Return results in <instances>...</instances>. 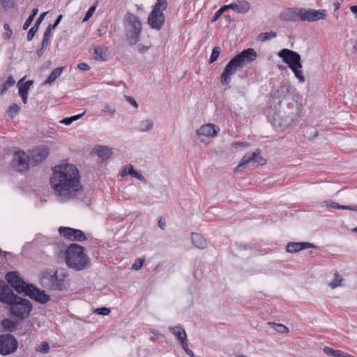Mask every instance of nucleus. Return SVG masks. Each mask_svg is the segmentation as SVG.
Wrapping results in <instances>:
<instances>
[{
	"mask_svg": "<svg viewBox=\"0 0 357 357\" xmlns=\"http://www.w3.org/2000/svg\"><path fill=\"white\" fill-rule=\"evenodd\" d=\"M50 182L61 201L74 197L76 192L82 190L79 170L73 164H62L54 167Z\"/></svg>",
	"mask_w": 357,
	"mask_h": 357,
	"instance_id": "nucleus-1",
	"label": "nucleus"
},
{
	"mask_svg": "<svg viewBox=\"0 0 357 357\" xmlns=\"http://www.w3.org/2000/svg\"><path fill=\"white\" fill-rule=\"evenodd\" d=\"M0 302L8 305L9 315L22 321L28 318L33 309L31 303L17 294L4 282H0Z\"/></svg>",
	"mask_w": 357,
	"mask_h": 357,
	"instance_id": "nucleus-2",
	"label": "nucleus"
},
{
	"mask_svg": "<svg viewBox=\"0 0 357 357\" xmlns=\"http://www.w3.org/2000/svg\"><path fill=\"white\" fill-rule=\"evenodd\" d=\"M6 279L17 293L23 294L41 304L47 303L50 299V296L46 294L44 290L24 282L17 271L8 272Z\"/></svg>",
	"mask_w": 357,
	"mask_h": 357,
	"instance_id": "nucleus-3",
	"label": "nucleus"
},
{
	"mask_svg": "<svg viewBox=\"0 0 357 357\" xmlns=\"http://www.w3.org/2000/svg\"><path fill=\"white\" fill-rule=\"evenodd\" d=\"M257 56V52L253 48H248L233 57L226 65L220 76L222 85H229L231 80V76L238 69H242L245 65L253 62Z\"/></svg>",
	"mask_w": 357,
	"mask_h": 357,
	"instance_id": "nucleus-4",
	"label": "nucleus"
},
{
	"mask_svg": "<svg viewBox=\"0 0 357 357\" xmlns=\"http://www.w3.org/2000/svg\"><path fill=\"white\" fill-rule=\"evenodd\" d=\"M68 274L64 271L47 269L41 273V285L49 290L66 291L68 289Z\"/></svg>",
	"mask_w": 357,
	"mask_h": 357,
	"instance_id": "nucleus-5",
	"label": "nucleus"
},
{
	"mask_svg": "<svg viewBox=\"0 0 357 357\" xmlns=\"http://www.w3.org/2000/svg\"><path fill=\"white\" fill-rule=\"evenodd\" d=\"M66 265L75 271H82L90 266L91 259L84 252V248L77 244L72 243L65 252Z\"/></svg>",
	"mask_w": 357,
	"mask_h": 357,
	"instance_id": "nucleus-6",
	"label": "nucleus"
},
{
	"mask_svg": "<svg viewBox=\"0 0 357 357\" xmlns=\"http://www.w3.org/2000/svg\"><path fill=\"white\" fill-rule=\"evenodd\" d=\"M278 56L282 59L284 63L287 64L301 83L305 82V78L301 70L303 68L301 58L298 52L284 48L278 52Z\"/></svg>",
	"mask_w": 357,
	"mask_h": 357,
	"instance_id": "nucleus-7",
	"label": "nucleus"
},
{
	"mask_svg": "<svg viewBox=\"0 0 357 357\" xmlns=\"http://www.w3.org/2000/svg\"><path fill=\"white\" fill-rule=\"evenodd\" d=\"M123 26L128 44L136 45L142 33V23L139 18L135 14L128 12L123 18Z\"/></svg>",
	"mask_w": 357,
	"mask_h": 357,
	"instance_id": "nucleus-8",
	"label": "nucleus"
},
{
	"mask_svg": "<svg viewBox=\"0 0 357 357\" xmlns=\"http://www.w3.org/2000/svg\"><path fill=\"white\" fill-rule=\"evenodd\" d=\"M167 8V0H157L148 17V24L153 29L160 30L165 23L163 10Z\"/></svg>",
	"mask_w": 357,
	"mask_h": 357,
	"instance_id": "nucleus-9",
	"label": "nucleus"
},
{
	"mask_svg": "<svg viewBox=\"0 0 357 357\" xmlns=\"http://www.w3.org/2000/svg\"><path fill=\"white\" fill-rule=\"evenodd\" d=\"M30 157L24 151L15 152L11 162L13 169L18 172H24L29 169Z\"/></svg>",
	"mask_w": 357,
	"mask_h": 357,
	"instance_id": "nucleus-10",
	"label": "nucleus"
},
{
	"mask_svg": "<svg viewBox=\"0 0 357 357\" xmlns=\"http://www.w3.org/2000/svg\"><path fill=\"white\" fill-rule=\"evenodd\" d=\"M298 11L299 21L301 22H316L319 20H324L327 16L326 10L300 8Z\"/></svg>",
	"mask_w": 357,
	"mask_h": 357,
	"instance_id": "nucleus-11",
	"label": "nucleus"
},
{
	"mask_svg": "<svg viewBox=\"0 0 357 357\" xmlns=\"http://www.w3.org/2000/svg\"><path fill=\"white\" fill-rule=\"evenodd\" d=\"M18 347L17 340L13 335H0V354L6 356L14 353Z\"/></svg>",
	"mask_w": 357,
	"mask_h": 357,
	"instance_id": "nucleus-12",
	"label": "nucleus"
},
{
	"mask_svg": "<svg viewBox=\"0 0 357 357\" xmlns=\"http://www.w3.org/2000/svg\"><path fill=\"white\" fill-rule=\"evenodd\" d=\"M59 232L61 236L72 241H84L87 239L85 234L77 229L60 227Z\"/></svg>",
	"mask_w": 357,
	"mask_h": 357,
	"instance_id": "nucleus-13",
	"label": "nucleus"
},
{
	"mask_svg": "<svg viewBox=\"0 0 357 357\" xmlns=\"http://www.w3.org/2000/svg\"><path fill=\"white\" fill-rule=\"evenodd\" d=\"M260 153L261 151L258 149L251 155L248 153L245 154L239 162L238 166L234 169V172H238L241 171V168L244 167L245 165L250 162H257L260 165H264L266 163V160L260 156Z\"/></svg>",
	"mask_w": 357,
	"mask_h": 357,
	"instance_id": "nucleus-14",
	"label": "nucleus"
},
{
	"mask_svg": "<svg viewBox=\"0 0 357 357\" xmlns=\"http://www.w3.org/2000/svg\"><path fill=\"white\" fill-rule=\"evenodd\" d=\"M50 153L47 147H38L30 151V162L31 166H36L44 161Z\"/></svg>",
	"mask_w": 357,
	"mask_h": 357,
	"instance_id": "nucleus-15",
	"label": "nucleus"
},
{
	"mask_svg": "<svg viewBox=\"0 0 357 357\" xmlns=\"http://www.w3.org/2000/svg\"><path fill=\"white\" fill-rule=\"evenodd\" d=\"M220 128L214 124L208 123L202 126L196 130V135L198 137L204 136L206 137H213L218 135Z\"/></svg>",
	"mask_w": 357,
	"mask_h": 357,
	"instance_id": "nucleus-16",
	"label": "nucleus"
},
{
	"mask_svg": "<svg viewBox=\"0 0 357 357\" xmlns=\"http://www.w3.org/2000/svg\"><path fill=\"white\" fill-rule=\"evenodd\" d=\"M300 8H288L280 12L279 17L281 20L284 22H296L299 21V10Z\"/></svg>",
	"mask_w": 357,
	"mask_h": 357,
	"instance_id": "nucleus-17",
	"label": "nucleus"
},
{
	"mask_svg": "<svg viewBox=\"0 0 357 357\" xmlns=\"http://www.w3.org/2000/svg\"><path fill=\"white\" fill-rule=\"evenodd\" d=\"M315 245L307 242L294 243L290 242L287 244L286 250L288 252L294 253L307 248H314Z\"/></svg>",
	"mask_w": 357,
	"mask_h": 357,
	"instance_id": "nucleus-18",
	"label": "nucleus"
},
{
	"mask_svg": "<svg viewBox=\"0 0 357 357\" xmlns=\"http://www.w3.org/2000/svg\"><path fill=\"white\" fill-rule=\"evenodd\" d=\"M230 9L238 13H247L250 9V5L246 0L238 1L236 3L229 4Z\"/></svg>",
	"mask_w": 357,
	"mask_h": 357,
	"instance_id": "nucleus-19",
	"label": "nucleus"
},
{
	"mask_svg": "<svg viewBox=\"0 0 357 357\" xmlns=\"http://www.w3.org/2000/svg\"><path fill=\"white\" fill-rule=\"evenodd\" d=\"M108 47L105 46H96L93 48V59L98 61H106L108 58Z\"/></svg>",
	"mask_w": 357,
	"mask_h": 357,
	"instance_id": "nucleus-20",
	"label": "nucleus"
},
{
	"mask_svg": "<svg viewBox=\"0 0 357 357\" xmlns=\"http://www.w3.org/2000/svg\"><path fill=\"white\" fill-rule=\"evenodd\" d=\"M24 78H22L18 82L19 86V94L21 96L22 101L24 104L27 102L28 100V91L29 90L30 86L33 84V82L32 80L26 81L23 85L20 86V82H22Z\"/></svg>",
	"mask_w": 357,
	"mask_h": 357,
	"instance_id": "nucleus-21",
	"label": "nucleus"
},
{
	"mask_svg": "<svg viewBox=\"0 0 357 357\" xmlns=\"http://www.w3.org/2000/svg\"><path fill=\"white\" fill-rule=\"evenodd\" d=\"M169 331L176 337L180 343L187 340V334L183 328L180 326L169 327Z\"/></svg>",
	"mask_w": 357,
	"mask_h": 357,
	"instance_id": "nucleus-22",
	"label": "nucleus"
},
{
	"mask_svg": "<svg viewBox=\"0 0 357 357\" xmlns=\"http://www.w3.org/2000/svg\"><path fill=\"white\" fill-rule=\"evenodd\" d=\"M290 86L287 84H282L273 92V96L276 98H284L289 93Z\"/></svg>",
	"mask_w": 357,
	"mask_h": 357,
	"instance_id": "nucleus-23",
	"label": "nucleus"
},
{
	"mask_svg": "<svg viewBox=\"0 0 357 357\" xmlns=\"http://www.w3.org/2000/svg\"><path fill=\"white\" fill-rule=\"evenodd\" d=\"M192 242L197 248L204 249L206 247L205 238L199 234H192Z\"/></svg>",
	"mask_w": 357,
	"mask_h": 357,
	"instance_id": "nucleus-24",
	"label": "nucleus"
},
{
	"mask_svg": "<svg viewBox=\"0 0 357 357\" xmlns=\"http://www.w3.org/2000/svg\"><path fill=\"white\" fill-rule=\"evenodd\" d=\"M96 153L102 161L107 160L112 154V151L107 146H98Z\"/></svg>",
	"mask_w": 357,
	"mask_h": 357,
	"instance_id": "nucleus-25",
	"label": "nucleus"
},
{
	"mask_svg": "<svg viewBox=\"0 0 357 357\" xmlns=\"http://www.w3.org/2000/svg\"><path fill=\"white\" fill-rule=\"evenodd\" d=\"M65 67H58L52 70L51 74L44 82V84H52L59 77H60Z\"/></svg>",
	"mask_w": 357,
	"mask_h": 357,
	"instance_id": "nucleus-26",
	"label": "nucleus"
},
{
	"mask_svg": "<svg viewBox=\"0 0 357 357\" xmlns=\"http://www.w3.org/2000/svg\"><path fill=\"white\" fill-rule=\"evenodd\" d=\"M324 351L326 355L331 356L333 357H354L340 350H334L328 347H325L324 348Z\"/></svg>",
	"mask_w": 357,
	"mask_h": 357,
	"instance_id": "nucleus-27",
	"label": "nucleus"
},
{
	"mask_svg": "<svg viewBox=\"0 0 357 357\" xmlns=\"http://www.w3.org/2000/svg\"><path fill=\"white\" fill-rule=\"evenodd\" d=\"M1 326L4 331L8 332H14L17 329V324L8 318L1 321Z\"/></svg>",
	"mask_w": 357,
	"mask_h": 357,
	"instance_id": "nucleus-28",
	"label": "nucleus"
},
{
	"mask_svg": "<svg viewBox=\"0 0 357 357\" xmlns=\"http://www.w3.org/2000/svg\"><path fill=\"white\" fill-rule=\"evenodd\" d=\"M153 128V122L151 119L141 121L139 123L137 130L139 132H149Z\"/></svg>",
	"mask_w": 357,
	"mask_h": 357,
	"instance_id": "nucleus-29",
	"label": "nucleus"
},
{
	"mask_svg": "<svg viewBox=\"0 0 357 357\" xmlns=\"http://www.w3.org/2000/svg\"><path fill=\"white\" fill-rule=\"evenodd\" d=\"M327 206L335 209H344L357 211V205H340L336 202H331Z\"/></svg>",
	"mask_w": 357,
	"mask_h": 357,
	"instance_id": "nucleus-30",
	"label": "nucleus"
},
{
	"mask_svg": "<svg viewBox=\"0 0 357 357\" xmlns=\"http://www.w3.org/2000/svg\"><path fill=\"white\" fill-rule=\"evenodd\" d=\"M277 36V33L273 31L269 32H262L259 33L257 37V40L259 42H264L266 40H271Z\"/></svg>",
	"mask_w": 357,
	"mask_h": 357,
	"instance_id": "nucleus-31",
	"label": "nucleus"
},
{
	"mask_svg": "<svg viewBox=\"0 0 357 357\" xmlns=\"http://www.w3.org/2000/svg\"><path fill=\"white\" fill-rule=\"evenodd\" d=\"M127 170V174H130V176L137 178L141 181H146V178H144V176L139 174L137 170H135L132 165H130L129 167H126L125 171L126 172Z\"/></svg>",
	"mask_w": 357,
	"mask_h": 357,
	"instance_id": "nucleus-32",
	"label": "nucleus"
},
{
	"mask_svg": "<svg viewBox=\"0 0 357 357\" xmlns=\"http://www.w3.org/2000/svg\"><path fill=\"white\" fill-rule=\"evenodd\" d=\"M38 8H33L32 10H31V14L29 15V16L28 17V18L26 19V22H24V24H23V29L24 30H26L29 26L31 25V24L32 23L34 17H36V15L38 14Z\"/></svg>",
	"mask_w": 357,
	"mask_h": 357,
	"instance_id": "nucleus-33",
	"label": "nucleus"
},
{
	"mask_svg": "<svg viewBox=\"0 0 357 357\" xmlns=\"http://www.w3.org/2000/svg\"><path fill=\"white\" fill-rule=\"evenodd\" d=\"M20 110V106L17 104H13L9 107L6 113L10 118H14L19 113Z\"/></svg>",
	"mask_w": 357,
	"mask_h": 357,
	"instance_id": "nucleus-34",
	"label": "nucleus"
},
{
	"mask_svg": "<svg viewBox=\"0 0 357 357\" xmlns=\"http://www.w3.org/2000/svg\"><path fill=\"white\" fill-rule=\"evenodd\" d=\"M15 83V81L13 76H9L7 81L2 85V89L1 90V94H3L8 88L13 86Z\"/></svg>",
	"mask_w": 357,
	"mask_h": 357,
	"instance_id": "nucleus-35",
	"label": "nucleus"
},
{
	"mask_svg": "<svg viewBox=\"0 0 357 357\" xmlns=\"http://www.w3.org/2000/svg\"><path fill=\"white\" fill-rule=\"evenodd\" d=\"M343 281L342 278H341V276L337 274V273H335V276H334V278L333 279V280L329 283V286L333 288V289H335L339 286H341L342 285V282Z\"/></svg>",
	"mask_w": 357,
	"mask_h": 357,
	"instance_id": "nucleus-36",
	"label": "nucleus"
},
{
	"mask_svg": "<svg viewBox=\"0 0 357 357\" xmlns=\"http://www.w3.org/2000/svg\"><path fill=\"white\" fill-rule=\"evenodd\" d=\"M269 325H272L273 326V328L280 333H287L289 332V329L287 326L282 324H275V323H268Z\"/></svg>",
	"mask_w": 357,
	"mask_h": 357,
	"instance_id": "nucleus-37",
	"label": "nucleus"
},
{
	"mask_svg": "<svg viewBox=\"0 0 357 357\" xmlns=\"http://www.w3.org/2000/svg\"><path fill=\"white\" fill-rule=\"evenodd\" d=\"M228 9H230L229 7V5H225L223 6L222 7H221L213 15L212 20H211V22H215V21H217L220 17V16L224 14V12L226 11Z\"/></svg>",
	"mask_w": 357,
	"mask_h": 357,
	"instance_id": "nucleus-38",
	"label": "nucleus"
},
{
	"mask_svg": "<svg viewBox=\"0 0 357 357\" xmlns=\"http://www.w3.org/2000/svg\"><path fill=\"white\" fill-rule=\"evenodd\" d=\"M220 52H221L220 47L216 46V47H213V49L212 50V53L211 54V57H210V61H209L210 63H212L217 60V59L218 58V56L220 54Z\"/></svg>",
	"mask_w": 357,
	"mask_h": 357,
	"instance_id": "nucleus-39",
	"label": "nucleus"
},
{
	"mask_svg": "<svg viewBox=\"0 0 357 357\" xmlns=\"http://www.w3.org/2000/svg\"><path fill=\"white\" fill-rule=\"evenodd\" d=\"M181 345L183 348V349L185 351V353L190 357H195L194 352L188 348V340L183 341V342L181 343Z\"/></svg>",
	"mask_w": 357,
	"mask_h": 357,
	"instance_id": "nucleus-40",
	"label": "nucleus"
},
{
	"mask_svg": "<svg viewBox=\"0 0 357 357\" xmlns=\"http://www.w3.org/2000/svg\"><path fill=\"white\" fill-rule=\"evenodd\" d=\"M102 111L105 113L113 115L116 112V109L114 106H112L109 103H105L103 105Z\"/></svg>",
	"mask_w": 357,
	"mask_h": 357,
	"instance_id": "nucleus-41",
	"label": "nucleus"
},
{
	"mask_svg": "<svg viewBox=\"0 0 357 357\" xmlns=\"http://www.w3.org/2000/svg\"><path fill=\"white\" fill-rule=\"evenodd\" d=\"M38 28L34 25L29 29V31H28V33H27V40L28 41H31L33 39L35 34L38 31Z\"/></svg>",
	"mask_w": 357,
	"mask_h": 357,
	"instance_id": "nucleus-42",
	"label": "nucleus"
},
{
	"mask_svg": "<svg viewBox=\"0 0 357 357\" xmlns=\"http://www.w3.org/2000/svg\"><path fill=\"white\" fill-rule=\"evenodd\" d=\"M143 263H144V259H142L141 258H138L136 259L135 263L132 265V268L135 271H138L142 267Z\"/></svg>",
	"mask_w": 357,
	"mask_h": 357,
	"instance_id": "nucleus-43",
	"label": "nucleus"
},
{
	"mask_svg": "<svg viewBox=\"0 0 357 357\" xmlns=\"http://www.w3.org/2000/svg\"><path fill=\"white\" fill-rule=\"evenodd\" d=\"M294 119L292 117H287L285 119H282V121L280 122V126L282 128H286L289 126L293 122Z\"/></svg>",
	"mask_w": 357,
	"mask_h": 357,
	"instance_id": "nucleus-44",
	"label": "nucleus"
},
{
	"mask_svg": "<svg viewBox=\"0 0 357 357\" xmlns=\"http://www.w3.org/2000/svg\"><path fill=\"white\" fill-rule=\"evenodd\" d=\"M95 312L98 314L107 315V314H109L110 310H109V308H107V307H99V308H96L95 310Z\"/></svg>",
	"mask_w": 357,
	"mask_h": 357,
	"instance_id": "nucleus-45",
	"label": "nucleus"
},
{
	"mask_svg": "<svg viewBox=\"0 0 357 357\" xmlns=\"http://www.w3.org/2000/svg\"><path fill=\"white\" fill-rule=\"evenodd\" d=\"M96 5L91 6L89 10L88 11L86 12L85 16H84V18L83 20L84 22H86L87 20H89V18L91 17V15H93V13L95 12V10H96Z\"/></svg>",
	"mask_w": 357,
	"mask_h": 357,
	"instance_id": "nucleus-46",
	"label": "nucleus"
},
{
	"mask_svg": "<svg viewBox=\"0 0 357 357\" xmlns=\"http://www.w3.org/2000/svg\"><path fill=\"white\" fill-rule=\"evenodd\" d=\"M50 351L49 344L47 342H43L41 343L40 351L44 354L48 353Z\"/></svg>",
	"mask_w": 357,
	"mask_h": 357,
	"instance_id": "nucleus-47",
	"label": "nucleus"
},
{
	"mask_svg": "<svg viewBox=\"0 0 357 357\" xmlns=\"http://www.w3.org/2000/svg\"><path fill=\"white\" fill-rule=\"evenodd\" d=\"M124 98L127 100V102H128L133 107H135V108L138 107L137 102H136V100L132 97H131L130 96H125Z\"/></svg>",
	"mask_w": 357,
	"mask_h": 357,
	"instance_id": "nucleus-48",
	"label": "nucleus"
},
{
	"mask_svg": "<svg viewBox=\"0 0 357 357\" xmlns=\"http://www.w3.org/2000/svg\"><path fill=\"white\" fill-rule=\"evenodd\" d=\"M233 147H237V146H241V147H248L250 146V144L246 142H236L232 143Z\"/></svg>",
	"mask_w": 357,
	"mask_h": 357,
	"instance_id": "nucleus-49",
	"label": "nucleus"
},
{
	"mask_svg": "<svg viewBox=\"0 0 357 357\" xmlns=\"http://www.w3.org/2000/svg\"><path fill=\"white\" fill-rule=\"evenodd\" d=\"M77 68H79L81 70H89L90 69V66L86 63H79L77 65Z\"/></svg>",
	"mask_w": 357,
	"mask_h": 357,
	"instance_id": "nucleus-50",
	"label": "nucleus"
},
{
	"mask_svg": "<svg viewBox=\"0 0 357 357\" xmlns=\"http://www.w3.org/2000/svg\"><path fill=\"white\" fill-rule=\"evenodd\" d=\"M62 17H63L62 15H59V17L55 20L54 24H50L49 26L51 27L52 29H54L59 25V24L60 23Z\"/></svg>",
	"mask_w": 357,
	"mask_h": 357,
	"instance_id": "nucleus-51",
	"label": "nucleus"
},
{
	"mask_svg": "<svg viewBox=\"0 0 357 357\" xmlns=\"http://www.w3.org/2000/svg\"><path fill=\"white\" fill-rule=\"evenodd\" d=\"M158 225L160 229H165V226H166V222H165V219H163L162 218H160V219L158 220Z\"/></svg>",
	"mask_w": 357,
	"mask_h": 357,
	"instance_id": "nucleus-52",
	"label": "nucleus"
},
{
	"mask_svg": "<svg viewBox=\"0 0 357 357\" xmlns=\"http://www.w3.org/2000/svg\"><path fill=\"white\" fill-rule=\"evenodd\" d=\"M46 13H43L40 17L38 18L36 22L35 23L34 26H36L38 28L39 27L40 23L42 22V21L43 20V18L45 15Z\"/></svg>",
	"mask_w": 357,
	"mask_h": 357,
	"instance_id": "nucleus-53",
	"label": "nucleus"
},
{
	"mask_svg": "<svg viewBox=\"0 0 357 357\" xmlns=\"http://www.w3.org/2000/svg\"><path fill=\"white\" fill-rule=\"evenodd\" d=\"M52 30V29L48 26V27L47 28V29L45 30V31L44 33L43 38L50 39V38L51 36V31Z\"/></svg>",
	"mask_w": 357,
	"mask_h": 357,
	"instance_id": "nucleus-54",
	"label": "nucleus"
},
{
	"mask_svg": "<svg viewBox=\"0 0 357 357\" xmlns=\"http://www.w3.org/2000/svg\"><path fill=\"white\" fill-rule=\"evenodd\" d=\"M149 47L145 45H139L138 46V52L139 53H144L148 51Z\"/></svg>",
	"mask_w": 357,
	"mask_h": 357,
	"instance_id": "nucleus-55",
	"label": "nucleus"
},
{
	"mask_svg": "<svg viewBox=\"0 0 357 357\" xmlns=\"http://www.w3.org/2000/svg\"><path fill=\"white\" fill-rule=\"evenodd\" d=\"M61 123H63V124H65V125H66V126H68V125H70V124H71V123H72V120L70 119V117H67V118L63 119L61 121Z\"/></svg>",
	"mask_w": 357,
	"mask_h": 357,
	"instance_id": "nucleus-56",
	"label": "nucleus"
},
{
	"mask_svg": "<svg viewBox=\"0 0 357 357\" xmlns=\"http://www.w3.org/2000/svg\"><path fill=\"white\" fill-rule=\"evenodd\" d=\"M49 40H50V39L43 38V40H42V46L41 47L43 48H46L49 45Z\"/></svg>",
	"mask_w": 357,
	"mask_h": 357,
	"instance_id": "nucleus-57",
	"label": "nucleus"
},
{
	"mask_svg": "<svg viewBox=\"0 0 357 357\" xmlns=\"http://www.w3.org/2000/svg\"><path fill=\"white\" fill-rule=\"evenodd\" d=\"M84 113H82L81 114H77V115H75V116H70V119L72 120V123L75 121H77L79 119L81 118V116L84 114Z\"/></svg>",
	"mask_w": 357,
	"mask_h": 357,
	"instance_id": "nucleus-58",
	"label": "nucleus"
},
{
	"mask_svg": "<svg viewBox=\"0 0 357 357\" xmlns=\"http://www.w3.org/2000/svg\"><path fill=\"white\" fill-rule=\"evenodd\" d=\"M45 48H43V47H41V48H40V49H39V50H37L36 53H37V55H38V57H41V56L43 55V54H44V52H45Z\"/></svg>",
	"mask_w": 357,
	"mask_h": 357,
	"instance_id": "nucleus-59",
	"label": "nucleus"
},
{
	"mask_svg": "<svg viewBox=\"0 0 357 357\" xmlns=\"http://www.w3.org/2000/svg\"><path fill=\"white\" fill-rule=\"evenodd\" d=\"M334 10L335 12L337 11L340 9V3L338 1H335L333 3Z\"/></svg>",
	"mask_w": 357,
	"mask_h": 357,
	"instance_id": "nucleus-60",
	"label": "nucleus"
},
{
	"mask_svg": "<svg viewBox=\"0 0 357 357\" xmlns=\"http://www.w3.org/2000/svg\"><path fill=\"white\" fill-rule=\"evenodd\" d=\"M350 10L353 13L356 14L357 16V5L351 6L350 7Z\"/></svg>",
	"mask_w": 357,
	"mask_h": 357,
	"instance_id": "nucleus-61",
	"label": "nucleus"
},
{
	"mask_svg": "<svg viewBox=\"0 0 357 357\" xmlns=\"http://www.w3.org/2000/svg\"><path fill=\"white\" fill-rule=\"evenodd\" d=\"M225 18L226 19V20L229 22H231L233 21V20L231 19V16L229 15H225Z\"/></svg>",
	"mask_w": 357,
	"mask_h": 357,
	"instance_id": "nucleus-62",
	"label": "nucleus"
},
{
	"mask_svg": "<svg viewBox=\"0 0 357 357\" xmlns=\"http://www.w3.org/2000/svg\"><path fill=\"white\" fill-rule=\"evenodd\" d=\"M4 29H5L6 30V29H9V26H8L7 24H4Z\"/></svg>",
	"mask_w": 357,
	"mask_h": 357,
	"instance_id": "nucleus-63",
	"label": "nucleus"
},
{
	"mask_svg": "<svg viewBox=\"0 0 357 357\" xmlns=\"http://www.w3.org/2000/svg\"><path fill=\"white\" fill-rule=\"evenodd\" d=\"M10 33L9 35H8V38H9L10 37V35L13 33V31L11 30H10Z\"/></svg>",
	"mask_w": 357,
	"mask_h": 357,
	"instance_id": "nucleus-64",
	"label": "nucleus"
}]
</instances>
